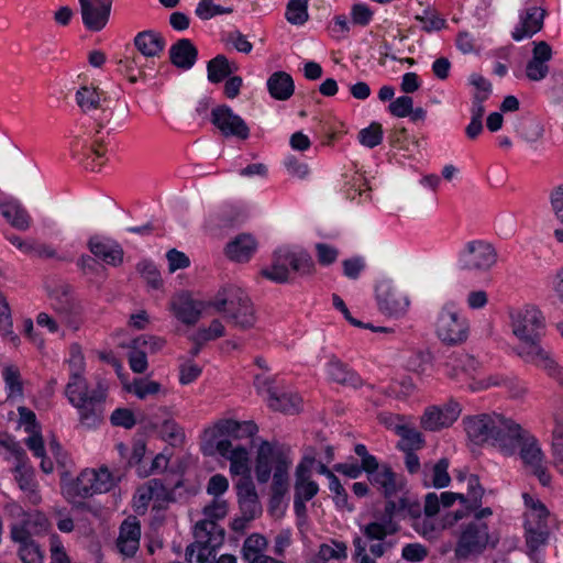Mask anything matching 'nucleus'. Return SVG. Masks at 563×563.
Instances as JSON below:
<instances>
[{"instance_id":"nucleus-45","label":"nucleus","mask_w":563,"mask_h":563,"mask_svg":"<svg viewBox=\"0 0 563 563\" xmlns=\"http://www.w3.org/2000/svg\"><path fill=\"white\" fill-rule=\"evenodd\" d=\"M308 0H289L286 10V19L289 23L300 25L308 20Z\"/></svg>"},{"instance_id":"nucleus-31","label":"nucleus","mask_w":563,"mask_h":563,"mask_svg":"<svg viewBox=\"0 0 563 563\" xmlns=\"http://www.w3.org/2000/svg\"><path fill=\"white\" fill-rule=\"evenodd\" d=\"M267 90L275 100L286 101L295 91L292 77L283 70L273 73L267 79Z\"/></svg>"},{"instance_id":"nucleus-36","label":"nucleus","mask_w":563,"mask_h":563,"mask_svg":"<svg viewBox=\"0 0 563 563\" xmlns=\"http://www.w3.org/2000/svg\"><path fill=\"white\" fill-rule=\"evenodd\" d=\"M238 69L235 64H230L225 55L219 54L207 63L208 80L219 84Z\"/></svg>"},{"instance_id":"nucleus-10","label":"nucleus","mask_w":563,"mask_h":563,"mask_svg":"<svg viewBox=\"0 0 563 563\" xmlns=\"http://www.w3.org/2000/svg\"><path fill=\"white\" fill-rule=\"evenodd\" d=\"M214 450L230 461V472L233 475L251 476L249 451L242 446H233L231 440L221 439L214 443L208 442L202 451L206 455L213 454Z\"/></svg>"},{"instance_id":"nucleus-34","label":"nucleus","mask_w":563,"mask_h":563,"mask_svg":"<svg viewBox=\"0 0 563 563\" xmlns=\"http://www.w3.org/2000/svg\"><path fill=\"white\" fill-rule=\"evenodd\" d=\"M48 296L52 300L53 308L60 314L69 316L76 311L77 306L70 296V286L67 284H58L54 288L48 289Z\"/></svg>"},{"instance_id":"nucleus-30","label":"nucleus","mask_w":563,"mask_h":563,"mask_svg":"<svg viewBox=\"0 0 563 563\" xmlns=\"http://www.w3.org/2000/svg\"><path fill=\"white\" fill-rule=\"evenodd\" d=\"M257 243L251 234L242 233L225 246L227 256L234 262H247L255 253Z\"/></svg>"},{"instance_id":"nucleus-14","label":"nucleus","mask_w":563,"mask_h":563,"mask_svg":"<svg viewBox=\"0 0 563 563\" xmlns=\"http://www.w3.org/2000/svg\"><path fill=\"white\" fill-rule=\"evenodd\" d=\"M460 404L453 399L449 400L442 407L432 406L426 409L421 417V427L427 431H439L449 428L461 415Z\"/></svg>"},{"instance_id":"nucleus-49","label":"nucleus","mask_w":563,"mask_h":563,"mask_svg":"<svg viewBox=\"0 0 563 563\" xmlns=\"http://www.w3.org/2000/svg\"><path fill=\"white\" fill-rule=\"evenodd\" d=\"M161 387V384L154 380L134 379V382L126 387V390L133 393L140 399H145L150 395L159 393Z\"/></svg>"},{"instance_id":"nucleus-53","label":"nucleus","mask_w":563,"mask_h":563,"mask_svg":"<svg viewBox=\"0 0 563 563\" xmlns=\"http://www.w3.org/2000/svg\"><path fill=\"white\" fill-rule=\"evenodd\" d=\"M163 439L168 441L172 445L176 446L181 444L185 439V434L179 424L170 419H167L163 422L161 429Z\"/></svg>"},{"instance_id":"nucleus-38","label":"nucleus","mask_w":563,"mask_h":563,"mask_svg":"<svg viewBox=\"0 0 563 563\" xmlns=\"http://www.w3.org/2000/svg\"><path fill=\"white\" fill-rule=\"evenodd\" d=\"M396 433L400 437L398 448L402 451H415L423 445V439L420 432L405 424L395 427Z\"/></svg>"},{"instance_id":"nucleus-35","label":"nucleus","mask_w":563,"mask_h":563,"mask_svg":"<svg viewBox=\"0 0 563 563\" xmlns=\"http://www.w3.org/2000/svg\"><path fill=\"white\" fill-rule=\"evenodd\" d=\"M15 481L21 490H23L32 505H37L41 501V496L36 489L34 481V472L26 467L24 463H18L14 468Z\"/></svg>"},{"instance_id":"nucleus-22","label":"nucleus","mask_w":563,"mask_h":563,"mask_svg":"<svg viewBox=\"0 0 563 563\" xmlns=\"http://www.w3.org/2000/svg\"><path fill=\"white\" fill-rule=\"evenodd\" d=\"M368 482L382 492L385 498H391L400 489L397 474L388 464L375 465L373 470L365 471Z\"/></svg>"},{"instance_id":"nucleus-46","label":"nucleus","mask_w":563,"mask_h":563,"mask_svg":"<svg viewBox=\"0 0 563 563\" xmlns=\"http://www.w3.org/2000/svg\"><path fill=\"white\" fill-rule=\"evenodd\" d=\"M136 269L153 289H159L163 286L161 273L154 263L142 261L137 264Z\"/></svg>"},{"instance_id":"nucleus-16","label":"nucleus","mask_w":563,"mask_h":563,"mask_svg":"<svg viewBox=\"0 0 563 563\" xmlns=\"http://www.w3.org/2000/svg\"><path fill=\"white\" fill-rule=\"evenodd\" d=\"M519 435L512 439L514 449L511 452H504V455H514L519 449V455L526 466L530 468L543 463L544 453L538 440L519 424Z\"/></svg>"},{"instance_id":"nucleus-27","label":"nucleus","mask_w":563,"mask_h":563,"mask_svg":"<svg viewBox=\"0 0 563 563\" xmlns=\"http://www.w3.org/2000/svg\"><path fill=\"white\" fill-rule=\"evenodd\" d=\"M327 372L331 380L342 386L352 387L354 389L363 386L362 378L335 355L330 357L327 364Z\"/></svg>"},{"instance_id":"nucleus-24","label":"nucleus","mask_w":563,"mask_h":563,"mask_svg":"<svg viewBox=\"0 0 563 563\" xmlns=\"http://www.w3.org/2000/svg\"><path fill=\"white\" fill-rule=\"evenodd\" d=\"M133 44L145 58L161 57L166 46L163 35L154 30L139 32L134 36Z\"/></svg>"},{"instance_id":"nucleus-57","label":"nucleus","mask_w":563,"mask_h":563,"mask_svg":"<svg viewBox=\"0 0 563 563\" xmlns=\"http://www.w3.org/2000/svg\"><path fill=\"white\" fill-rule=\"evenodd\" d=\"M316 256L318 263L322 266H329L333 264L339 256V251L336 247L327 244V243H317L316 244Z\"/></svg>"},{"instance_id":"nucleus-44","label":"nucleus","mask_w":563,"mask_h":563,"mask_svg":"<svg viewBox=\"0 0 563 563\" xmlns=\"http://www.w3.org/2000/svg\"><path fill=\"white\" fill-rule=\"evenodd\" d=\"M76 101L85 112L98 109L100 106V93L96 88L84 86L76 92Z\"/></svg>"},{"instance_id":"nucleus-55","label":"nucleus","mask_w":563,"mask_h":563,"mask_svg":"<svg viewBox=\"0 0 563 563\" xmlns=\"http://www.w3.org/2000/svg\"><path fill=\"white\" fill-rule=\"evenodd\" d=\"M332 301H333V306L343 313L345 320L349 321L352 325L358 327V328L371 329L373 331H382V332H387L388 331L387 328H384V327L375 328L371 323H366L365 324V323L361 322L360 320L353 318L351 316L346 305L344 303V301L342 300V298L340 296L334 294L332 296Z\"/></svg>"},{"instance_id":"nucleus-5","label":"nucleus","mask_w":563,"mask_h":563,"mask_svg":"<svg viewBox=\"0 0 563 563\" xmlns=\"http://www.w3.org/2000/svg\"><path fill=\"white\" fill-rule=\"evenodd\" d=\"M208 307L224 313L229 322L240 330L246 331L255 327L256 313L249 295L239 286L229 284L221 287L208 301Z\"/></svg>"},{"instance_id":"nucleus-33","label":"nucleus","mask_w":563,"mask_h":563,"mask_svg":"<svg viewBox=\"0 0 563 563\" xmlns=\"http://www.w3.org/2000/svg\"><path fill=\"white\" fill-rule=\"evenodd\" d=\"M525 505L528 508L526 512V521L525 526L532 528H542L543 526H548V519L550 517V511L545 507V505L539 500L525 493L522 495Z\"/></svg>"},{"instance_id":"nucleus-28","label":"nucleus","mask_w":563,"mask_h":563,"mask_svg":"<svg viewBox=\"0 0 563 563\" xmlns=\"http://www.w3.org/2000/svg\"><path fill=\"white\" fill-rule=\"evenodd\" d=\"M236 490L241 512L249 514V517L255 518L261 507L251 476L241 477L236 483Z\"/></svg>"},{"instance_id":"nucleus-50","label":"nucleus","mask_w":563,"mask_h":563,"mask_svg":"<svg viewBox=\"0 0 563 563\" xmlns=\"http://www.w3.org/2000/svg\"><path fill=\"white\" fill-rule=\"evenodd\" d=\"M416 20L421 23L422 30L427 33L440 31L445 26V20L429 9L424 10L423 14L416 15Z\"/></svg>"},{"instance_id":"nucleus-3","label":"nucleus","mask_w":563,"mask_h":563,"mask_svg":"<svg viewBox=\"0 0 563 563\" xmlns=\"http://www.w3.org/2000/svg\"><path fill=\"white\" fill-rule=\"evenodd\" d=\"M65 396L79 411V419L84 426L96 428L101 423L107 398V388L101 382L89 391L86 378L79 372H74L66 385Z\"/></svg>"},{"instance_id":"nucleus-47","label":"nucleus","mask_w":563,"mask_h":563,"mask_svg":"<svg viewBox=\"0 0 563 563\" xmlns=\"http://www.w3.org/2000/svg\"><path fill=\"white\" fill-rule=\"evenodd\" d=\"M358 141L362 145L373 148L383 141L382 124L373 122L369 126L362 129L358 133Z\"/></svg>"},{"instance_id":"nucleus-61","label":"nucleus","mask_w":563,"mask_h":563,"mask_svg":"<svg viewBox=\"0 0 563 563\" xmlns=\"http://www.w3.org/2000/svg\"><path fill=\"white\" fill-rule=\"evenodd\" d=\"M549 73V65L543 62H538L531 58L526 66V75L530 80L539 81L547 77Z\"/></svg>"},{"instance_id":"nucleus-54","label":"nucleus","mask_w":563,"mask_h":563,"mask_svg":"<svg viewBox=\"0 0 563 563\" xmlns=\"http://www.w3.org/2000/svg\"><path fill=\"white\" fill-rule=\"evenodd\" d=\"M3 379L7 388L9 389V395H19L21 396L23 393V387L21 383L20 372L15 366L9 365L3 369Z\"/></svg>"},{"instance_id":"nucleus-11","label":"nucleus","mask_w":563,"mask_h":563,"mask_svg":"<svg viewBox=\"0 0 563 563\" xmlns=\"http://www.w3.org/2000/svg\"><path fill=\"white\" fill-rule=\"evenodd\" d=\"M468 325L462 319L453 306L446 305L442 308L437 323V334L445 343L455 345L467 339Z\"/></svg>"},{"instance_id":"nucleus-23","label":"nucleus","mask_w":563,"mask_h":563,"mask_svg":"<svg viewBox=\"0 0 563 563\" xmlns=\"http://www.w3.org/2000/svg\"><path fill=\"white\" fill-rule=\"evenodd\" d=\"M172 302L176 318L189 325L197 323L202 310L208 307V301L196 300L187 292L179 294Z\"/></svg>"},{"instance_id":"nucleus-8","label":"nucleus","mask_w":563,"mask_h":563,"mask_svg":"<svg viewBox=\"0 0 563 563\" xmlns=\"http://www.w3.org/2000/svg\"><path fill=\"white\" fill-rule=\"evenodd\" d=\"M113 478L107 467L82 471L67 488L70 497L88 498L95 494L109 492L113 486Z\"/></svg>"},{"instance_id":"nucleus-52","label":"nucleus","mask_w":563,"mask_h":563,"mask_svg":"<svg viewBox=\"0 0 563 563\" xmlns=\"http://www.w3.org/2000/svg\"><path fill=\"white\" fill-rule=\"evenodd\" d=\"M329 489L334 494L333 501L338 508L346 509L350 512L354 510V506L349 503V495L338 477H333L329 482Z\"/></svg>"},{"instance_id":"nucleus-4","label":"nucleus","mask_w":563,"mask_h":563,"mask_svg":"<svg viewBox=\"0 0 563 563\" xmlns=\"http://www.w3.org/2000/svg\"><path fill=\"white\" fill-rule=\"evenodd\" d=\"M492 516V508L485 507L476 511L470 521L461 526V533L454 549V555L457 560L479 556L487 548L495 549L497 547L499 537L489 531L486 521Z\"/></svg>"},{"instance_id":"nucleus-62","label":"nucleus","mask_w":563,"mask_h":563,"mask_svg":"<svg viewBox=\"0 0 563 563\" xmlns=\"http://www.w3.org/2000/svg\"><path fill=\"white\" fill-rule=\"evenodd\" d=\"M229 488V482L225 476L221 474H216L210 477L207 485V493L214 498H219L223 495Z\"/></svg>"},{"instance_id":"nucleus-12","label":"nucleus","mask_w":563,"mask_h":563,"mask_svg":"<svg viewBox=\"0 0 563 563\" xmlns=\"http://www.w3.org/2000/svg\"><path fill=\"white\" fill-rule=\"evenodd\" d=\"M376 300L378 309L390 317L402 316L409 306V299L404 295L391 280H380L376 288Z\"/></svg>"},{"instance_id":"nucleus-13","label":"nucleus","mask_w":563,"mask_h":563,"mask_svg":"<svg viewBox=\"0 0 563 563\" xmlns=\"http://www.w3.org/2000/svg\"><path fill=\"white\" fill-rule=\"evenodd\" d=\"M211 122L225 137L235 136L246 140L250 135V129L244 120L235 114L229 106L222 104L212 109Z\"/></svg>"},{"instance_id":"nucleus-59","label":"nucleus","mask_w":563,"mask_h":563,"mask_svg":"<svg viewBox=\"0 0 563 563\" xmlns=\"http://www.w3.org/2000/svg\"><path fill=\"white\" fill-rule=\"evenodd\" d=\"M412 528L422 537L427 539H433L437 536V526L433 522L432 517L420 516L418 519L412 521Z\"/></svg>"},{"instance_id":"nucleus-6","label":"nucleus","mask_w":563,"mask_h":563,"mask_svg":"<svg viewBox=\"0 0 563 563\" xmlns=\"http://www.w3.org/2000/svg\"><path fill=\"white\" fill-rule=\"evenodd\" d=\"M290 271L301 276L311 275L314 272V262L311 255L303 251H292L289 247H279L273 254L272 265L261 271L262 276L284 284L289 280Z\"/></svg>"},{"instance_id":"nucleus-32","label":"nucleus","mask_w":563,"mask_h":563,"mask_svg":"<svg viewBox=\"0 0 563 563\" xmlns=\"http://www.w3.org/2000/svg\"><path fill=\"white\" fill-rule=\"evenodd\" d=\"M268 394V406L275 410L280 411L288 415L298 413L301 409L302 399L297 394H278L277 390L268 385L267 387Z\"/></svg>"},{"instance_id":"nucleus-48","label":"nucleus","mask_w":563,"mask_h":563,"mask_svg":"<svg viewBox=\"0 0 563 563\" xmlns=\"http://www.w3.org/2000/svg\"><path fill=\"white\" fill-rule=\"evenodd\" d=\"M267 544L268 543L266 538L262 534L253 533L249 536L243 543V558L246 560L251 559L252 556L262 554Z\"/></svg>"},{"instance_id":"nucleus-29","label":"nucleus","mask_w":563,"mask_h":563,"mask_svg":"<svg viewBox=\"0 0 563 563\" xmlns=\"http://www.w3.org/2000/svg\"><path fill=\"white\" fill-rule=\"evenodd\" d=\"M2 217L15 229L26 231L31 225V217L21 202L10 198L0 201Z\"/></svg>"},{"instance_id":"nucleus-39","label":"nucleus","mask_w":563,"mask_h":563,"mask_svg":"<svg viewBox=\"0 0 563 563\" xmlns=\"http://www.w3.org/2000/svg\"><path fill=\"white\" fill-rule=\"evenodd\" d=\"M14 542L20 544L18 554L22 563H43V552L33 539Z\"/></svg>"},{"instance_id":"nucleus-26","label":"nucleus","mask_w":563,"mask_h":563,"mask_svg":"<svg viewBox=\"0 0 563 563\" xmlns=\"http://www.w3.org/2000/svg\"><path fill=\"white\" fill-rule=\"evenodd\" d=\"M198 58V49L189 38L176 41L169 48L170 63L184 70L194 67Z\"/></svg>"},{"instance_id":"nucleus-21","label":"nucleus","mask_w":563,"mask_h":563,"mask_svg":"<svg viewBox=\"0 0 563 563\" xmlns=\"http://www.w3.org/2000/svg\"><path fill=\"white\" fill-rule=\"evenodd\" d=\"M48 528L47 518L41 512L26 514L23 519L11 526L12 541H25L41 534Z\"/></svg>"},{"instance_id":"nucleus-9","label":"nucleus","mask_w":563,"mask_h":563,"mask_svg":"<svg viewBox=\"0 0 563 563\" xmlns=\"http://www.w3.org/2000/svg\"><path fill=\"white\" fill-rule=\"evenodd\" d=\"M194 534L197 543V562L208 563L214 560L216 549L223 543L224 530L210 521H198Z\"/></svg>"},{"instance_id":"nucleus-41","label":"nucleus","mask_w":563,"mask_h":563,"mask_svg":"<svg viewBox=\"0 0 563 563\" xmlns=\"http://www.w3.org/2000/svg\"><path fill=\"white\" fill-rule=\"evenodd\" d=\"M526 530V544L530 552L538 551L541 547H544L548 542L550 530L549 526L542 528H532L525 526Z\"/></svg>"},{"instance_id":"nucleus-63","label":"nucleus","mask_w":563,"mask_h":563,"mask_svg":"<svg viewBox=\"0 0 563 563\" xmlns=\"http://www.w3.org/2000/svg\"><path fill=\"white\" fill-rule=\"evenodd\" d=\"M168 261V268L173 273L177 269L186 268L190 265L189 257L176 249H172L166 254Z\"/></svg>"},{"instance_id":"nucleus-7","label":"nucleus","mask_w":563,"mask_h":563,"mask_svg":"<svg viewBox=\"0 0 563 563\" xmlns=\"http://www.w3.org/2000/svg\"><path fill=\"white\" fill-rule=\"evenodd\" d=\"M498 262L496 247L485 240H472L457 254L460 271L483 275L490 272Z\"/></svg>"},{"instance_id":"nucleus-19","label":"nucleus","mask_w":563,"mask_h":563,"mask_svg":"<svg viewBox=\"0 0 563 563\" xmlns=\"http://www.w3.org/2000/svg\"><path fill=\"white\" fill-rule=\"evenodd\" d=\"M282 462H289L285 453L280 450H276L268 441H263L258 448L256 456L255 473L256 478L260 483H267L272 467L274 468Z\"/></svg>"},{"instance_id":"nucleus-2","label":"nucleus","mask_w":563,"mask_h":563,"mask_svg":"<svg viewBox=\"0 0 563 563\" xmlns=\"http://www.w3.org/2000/svg\"><path fill=\"white\" fill-rule=\"evenodd\" d=\"M468 439L475 444H490L504 452H511L512 439L519 435V423L499 413H481L463 419Z\"/></svg>"},{"instance_id":"nucleus-40","label":"nucleus","mask_w":563,"mask_h":563,"mask_svg":"<svg viewBox=\"0 0 563 563\" xmlns=\"http://www.w3.org/2000/svg\"><path fill=\"white\" fill-rule=\"evenodd\" d=\"M11 309L4 295L0 292V333L9 338L14 344L19 342L18 335L13 333Z\"/></svg>"},{"instance_id":"nucleus-15","label":"nucleus","mask_w":563,"mask_h":563,"mask_svg":"<svg viewBox=\"0 0 563 563\" xmlns=\"http://www.w3.org/2000/svg\"><path fill=\"white\" fill-rule=\"evenodd\" d=\"M484 494L485 489L481 485L478 476L470 474L467 477V494L465 495V501H462L464 509L446 514L443 519V527L453 526L470 514L473 512L474 515L476 511H479Z\"/></svg>"},{"instance_id":"nucleus-18","label":"nucleus","mask_w":563,"mask_h":563,"mask_svg":"<svg viewBox=\"0 0 563 563\" xmlns=\"http://www.w3.org/2000/svg\"><path fill=\"white\" fill-rule=\"evenodd\" d=\"M258 428L253 421L239 422L232 419L219 420L210 430H206V434L210 435V441L213 443L218 437H227L233 440L253 437Z\"/></svg>"},{"instance_id":"nucleus-56","label":"nucleus","mask_w":563,"mask_h":563,"mask_svg":"<svg viewBox=\"0 0 563 563\" xmlns=\"http://www.w3.org/2000/svg\"><path fill=\"white\" fill-rule=\"evenodd\" d=\"M110 421L113 426L124 429H132L136 424L134 413L126 408H117L111 413Z\"/></svg>"},{"instance_id":"nucleus-42","label":"nucleus","mask_w":563,"mask_h":563,"mask_svg":"<svg viewBox=\"0 0 563 563\" xmlns=\"http://www.w3.org/2000/svg\"><path fill=\"white\" fill-rule=\"evenodd\" d=\"M166 341L163 338L155 336V335H148V334H142L131 341L129 344L130 349H139L144 350L145 354L150 353H156L161 351Z\"/></svg>"},{"instance_id":"nucleus-43","label":"nucleus","mask_w":563,"mask_h":563,"mask_svg":"<svg viewBox=\"0 0 563 563\" xmlns=\"http://www.w3.org/2000/svg\"><path fill=\"white\" fill-rule=\"evenodd\" d=\"M449 468V460L445 457L440 459L431 468V486L435 488H444L449 486L451 482V477L448 472ZM426 486L429 487L430 484L426 483Z\"/></svg>"},{"instance_id":"nucleus-37","label":"nucleus","mask_w":563,"mask_h":563,"mask_svg":"<svg viewBox=\"0 0 563 563\" xmlns=\"http://www.w3.org/2000/svg\"><path fill=\"white\" fill-rule=\"evenodd\" d=\"M290 462H282L274 470L273 485H272V499L273 505L280 503L282 498L287 492L288 487V466Z\"/></svg>"},{"instance_id":"nucleus-17","label":"nucleus","mask_w":563,"mask_h":563,"mask_svg":"<svg viewBox=\"0 0 563 563\" xmlns=\"http://www.w3.org/2000/svg\"><path fill=\"white\" fill-rule=\"evenodd\" d=\"M84 25L93 32L101 31L108 23L111 0H78Z\"/></svg>"},{"instance_id":"nucleus-25","label":"nucleus","mask_w":563,"mask_h":563,"mask_svg":"<svg viewBox=\"0 0 563 563\" xmlns=\"http://www.w3.org/2000/svg\"><path fill=\"white\" fill-rule=\"evenodd\" d=\"M545 11L538 7L527 9L520 15V23L511 33L515 41H521L531 37L538 33L543 26Z\"/></svg>"},{"instance_id":"nucleus-1","label":"nucleus","mask_w":563,"mask_h":563,"mask_svg":"<svg viewBox=\"0 0 563 563\" xmlns=\"http://www.w3.org/2000/svg\"><path fill=\"white\" fill-rule=\"evenodd\" d=\"M510 320L512 333L519 340V344L514 347L516 355L523 362L538 366L563 386V366L541 345L545 332L542 311L533 305H526L511 311Z\"/></svg>"},{"instance_id":"nucleus-60","label":"nucleus","mask_w":563,"mask_h":563,"mask_svg":"<svg viewBox=\"0 0 563 563\" xmlns=\"http://www.w3.org/2000/svg\"><path fill=\"white\" fill-rule=\"evenodd\" d=\"M401 556L409 562H421L428 556V549L420 543H408L402 548Z\"/></svg>"},{"instance_id":"nucleus-64","label":"nucleus","mask_w":563,"mask_h":563,"mask_svg":"<svg viewBox=\"0 0 563 563\" xmlns=\"http://www.w3.org/2000/svg\"><path fill=\"white\" fill-rule=\"evenodd\" d=\"M550 201L555 218L563 224V185L553 189Z\"/></svg>"},{"instance_id":"nucleus-58","label":"nucleus","mask_w":563,"mask_h":563,"mask_svg":"<svg viewBox=\"0 0 563 563\" xmlns=\"http://www.w3.org/2000/svg\"><path fill=\"white\" fill-rule=\"evenodd\" d=\"M413 100L409 96H401L389 103V112L397 118H405L411 112Z\"/></svg>"},{"instance_id":"nucleus-20","label":"nucleus","mask_w":563,"mask_h":563,"mask_svg":"<svg viewBox=\"0 0 563 563\" xmlns=\"http://www.w3.org/2000/svg\"><path fill=\"white\" fill-rule=\"evenodd\" d=\"M87 246L96 257L108 265L119 266L123 263V249L114 240L93 235L88 240Z\"/></svg>"},{"instance_id":"nucleus-51","label":"nucleus","mask_w":563,"mask_h":563,"mask_svg":"<svg viewBox=\"0 0 563 563\" xmlns=\"http://www.w3.org/2000/svg\"><path fill=\"white\" fill-rule=\"evenodd\" d=\"M228 514V503L220 498H214L209 505L205 506V519L201 521H210L218 525L217 520L223 519Z\"/></svg>"}]
</instances>
